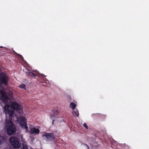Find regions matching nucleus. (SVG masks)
Here are the masks:
<instances>
[{"mask_svg":"<svg viewBox=\"0 0 149 149\" xmlns=\"http://www.w3.org/2000/svg\"><path fill=\"white\" fill-rule=\"evenodd\" d=\"M13 93L10 91L8 93V96L7 93L5 91L4 88H2L0 90V98L2 100V103L1 104V106L5 111V113H8L10 117H12L14 113V110H16L19 113H22V108L21 105L16 102L11 103L10 98L13 97Z\"/></svg>","mask_w":149,"mask_h":149,"instance_id":"obj_1","label":"nucleus"},{"mask_svg":"<svg viewBox=\"0 0 149 149\" xmlns=\"http://www.w3.org/2000/svg\"><path fill=\"white\" fill-rule=\"evenodd\" d=\"M5 125L6 128L7 130V134L8 135H12L16 132V129L15 127L11 121L7 120L6 119Z\"/></svg>","mask_w":149,"mask_h":149,"instance_id":"obj_2","label":"nucleus"},{"mask_svg":"<svg viewBox=\"0 0 149 149\" xmlns=\"http://www.w3.org/2000/svg\"><path fill=\"white\" fill-rule=\"evenodd\" d=\"M10 140L11 145L14 148H19L20 147V145L17 137H12L10 139Z\"/></svg>","mask_w":149,"mask_h":149,"instance_id":"obj_3","label":"nucleus"},{"mask_svg":"<svg viewBox=\"0 0 149 149\" xmlns=\"http://www.w3.org/2000/svg\"><path fill=\"white\" fill-rule=\"evenodd\" d=\"M8 77L7 75L3 73H1L0 74V85L2 84L6 85L8 81Z\"/></svg>","mask_w":149,"mask_h":149,"instance_id":"obj_4","label":"nucleus"},{"mask_svg":"<svg viewBox=\"0 0 149 149\" xmlns=\"http://www.w3.org/2000/svg\"><path fill=\"white\" fill-rule=\"evenodd\" d=\"M42 136H45L47 141H52L55 139V137L52 133H48L45 132L43 134Z\"/></svg>","mask_w":149,"mask_h":149,"instance_id":"obj_5","label":"nucleus"},{"mask_svg":"<svg viewBox=\"0 0 149 149\" xmlns=\"http://www.w3.org/2000/svg\"><path fill=\"white\" fill-rule=\"evenodd\" d=\"M20 120L21 122L20 124V125L22 128L25 129L27 130L28 129V127L26 118L24 117H21L20 118Z\"/></svg>","mask_w":149,"mask_h":149,"instance_id":"obj_6","label":"nucleus"},{"mask_svg":"<svg viewBox=\"0 0 149 149\" xmlns=\"http://www.w3.org/2000/svg\"><path fill=\"white\" fill-rule=\"evenodd\" d=\"M58 113V112L57 111H54V113H52L50 114V118L51 119H53L54 118L56 117V116Z\"/></svg>","mask_w":149,"mask_h":149,"instance_id":"obj_7","label":"nucleus"},{"mask_svg":"<svg viewBox=\"0 0 149 149\" xmlns=\"http://www.w3.org/2000/svg\"><path fill=\"white\" fill-rule=\"evenodd\" d=\"M73 116L78 117L79 115V111L76 109H74L73 110Z\"/></svg>","mask_w":149,"mask_h":149,"instance_id":"obj_8","label":"nucleus"},{"mask_svg":"<svg viewBox=\"0 0 149 149\" xmlns=\"http://www.w3.org/2000/svg\"><path fill=\"white\" fill-rule=\"evenodd\" d=\"M31 131L32 133L38 134L39 132V130L38 129L33 128L31 130Z\"/></svg>","mask_w":149,"mask_h":149,"instance_id":"obj_9","label":"nucleus"},{"mask_svg":"<svg viewBox=\"0 0 149 149\" xmlns=\"http://www.w3.org/2000/svg\"><path fill=\"white\" fill-rule=\"evenodd\" d=\"M76 104L73 102L71 103L70 106V108L73 109V110L75 109L74 108L76 107Z\"/></svg>","mask_w":149,"mask_h":149,"instance_id":"obj_10","label":"nucleus"},{"mask_svg":"<svg viewBox=\"0 0 149 149\" xmlns=\"http://www.w3.org/2000/svg\"><path fill=\"white\" fill-rule=\"evenodd\" d=\"M27 75H29L30 76H36V75L34 73L32 72L29 70H28V71L27 72Z\"/></svg>","mask_w":149,"mask_h":149,"instance_id":"obj_11","label":"nucleus"},{"mask_svg":"<svg viewBox=\"0 0 149 149\" xmlns=\"http://www.w3.org/2000/svg\"><path fill=\"white\" fill-rule=\"evenodd\" d=\"M5 141V139L3 136H0V144H1Z\"/></svg>","mask_w":149,"mask_h":149,"instance_id":"obj_12","label":"nucleus"},{"mask_svg":"<svg viewBox=\"0 0 149 149\" xmlns=\"http://www.w3.org/2000/svg\"><path fill=\"white\" fill-rule=\"evenodd\" d=\"M25 87V85L24 84H22L19 86V87L20 88L22 89H24L25 90L26 89Z\"/></svg>","mask_w":149,"mask_h":149,"instance_id":"obj_13","label":"nucleus"},{"mask_svg":"<svg viewBox=\"0 0 149 149\" xmlns=\"http://www.w3.org/2000/svg\"><path fill=\"white\" fill-rule=\"evenodd\" d=\"M22 149H28L27 145L24 143L22 144Z\"/></svg>","mask_w":149,"mask_h":149,"instance_id":"obj_14","label":"nucleus"},{"mask_svg":"<svg viewBox=\"0 0 149 149\" xmlns=\"http://www.w3.org/2000/svg\"><path fill=\"white\" fill-rule=\"evenodd\" d=\"M83 126L86 129H88V126L87 125V124L86 123H84L83 124Z\"/></svg>","mask_w":149,"mask_h":149,"instance_id":"obj_15","label":"nucleus"},{"mask_svg":"<svg viewBox=\"0 0 149 149\" xmlns=\"http://www.w3.org/2000/svg\"><path fill=\"white\" fill-rule=\"evenodd\" d=\"M58 120L59 121H61V122H62V121L63 122V123H64V119L61 120V119L59 118V120Z\"/></svg>","mask_w":149,"mask_h":149,"instance_id":"obj_16","label":"nucleus"},{"mask_svg":"<svg viewBox=\"0 0 149 149\" xmlns=\"http://www.w3.org/2000/svg\"><path fill=\"white\" fill-rule=\"evenodd\" d=\"M54 119L53 120L52 123V124H54Z\"/></svg>","mask_w":149,"mask_h":149,"instance_id":"obj_17","label":"nucleus"},{"mask_svg":"<svg viewBox=\"0 0 149 149\" xmlns=\"http://www.w3.org/2000/svg\"><path fill=\"white\" fill-rule=\"evenodd\" d=\"M31 149H33V148H31Z\"/></svg>","mask_w":149,"mask_h":149,"instance_id":"obj_18","label":"nucleus"}]
</instances>
